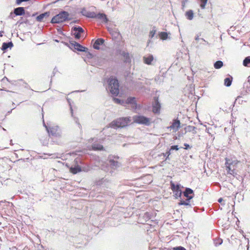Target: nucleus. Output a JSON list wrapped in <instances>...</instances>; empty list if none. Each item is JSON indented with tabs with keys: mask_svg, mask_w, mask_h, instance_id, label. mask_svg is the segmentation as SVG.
Instances as JSON below:
<instances>
[{
	"mask_svg": "<svg viewBox=\"0 0 250 250\" xmlns=\"http://www.w3.org/2000/svg\"><path fill=\"white\" fill-rule=\"evenodd\" d=\"M226 163L225 165L228 174L232 175L233 177H236L238 175L236 171L237 165L239 161L237 160H232L228 158L225 159Z\"/></svg>",
	"mask_w": 250,
	"mask_h": 250,
	"instance_id": "f257e3e1",
	"label": "nucleus"
},
{
	"mask_svg": "<svg viewBox=\"0 0 250 250\" xmlns=\"http://www.w3.org/2000/svg\"><path fill=\"white\" fill-rule=\"evenodd\" d=\"M131 121L130 117L119 118L112 121L110 124V126L115 129L123 128L127 126L130 123Z\"/></svg>",
	"mask_w": 250,
	"mask_h": 250,
	"instance_id": "f03ea898",
	"label": "nucleus"
},
{
	"mask_svg": "<svg viewBox=\"0 0 250 250\" xmlns=\"http://www.w3.org/2000/svg\"><path fill=\"white\" fill-rule=\"evenodd\" d=\"M43 125L45 127L50 137L60 138L61 137V130L58 125L51 124L46 125L44 122Z\"/></svg>",
	"mask_w": 250,
	"mask_h": 250,
	"instance_id": "7ed1b4c3",
	"label": "nucleus"
},
{
	"mask_svg": "<svg viewBox=\"0 0 250 250\" xmlns=\"http://www.w3.org/2000/svg\"><path fill=\"white\" fill-rule=\"evenodd\" d=\"M108 89L113 96H116L119 93V85L118 80L113 77H110L108 80Z\"/></svg>",
	"mask_w": 250,
	"mask_h": 250,
	"instance_id": "20e7f679",
	"label": "nucleus"
},
{
	"mask_svg": "<svg viewBox=\"0 0 250 250\" xmlns=\"http://www.w3.org/2000/svg\"><path fill=\"white\" fill-rule=\"evenodd\" d=\"M69 13L65 11L60 12L58 14L54 16L51 21L52 23H59L68 20Z\"/></svg>",
	"mask_w": 250,
	"mask_h": 250,
	"instance_id": "39448f33",
	"label": "nucleus"
},
{
	"mask_svg": "<svg viewBox=\"0 0 250 250\" xmlns=\"http://www.w3.org/2000/svg\"><path fill=\"white\" fill-rule=\"evenodd\" d=\"M133 122L140 125H144L148 126L150 124V120L148 118L142 115H135L133 117Z\"/></svg>",
	"mask_w": 250,
	"mask_h": 250,
	"instance_id": "423d86ee",
	"label": "nucleus"
},
{
	"mask_svg": "<svg viewBox=\"0 0 250 250\" xmlns=\"http://www.w3.org/2000/svg\"><path fill=\"white\" fill-rule=\"evenodd\" d=\"M170 187L174 193L176 198L180 197L182 194V191L180 189V185L177 184L175 185L172 182H170Z\"/></svg>",
	"mask_w": 250,
	"mask_h": 250,
	"instance_id": "0eeeda50",
	"label": "nucleus"
},
{
	"mask_svg": "<svg viewBox=\"0 0 250 250\" xmlns=\"http://www.w3.org/2000/svg\"><path fill=\"white\" fill-rule=\"evenodd\" d=\"M161 107L158 97H154V103L152 104V111L156 114L159 113Z\"/></svg>",
	"mask_w": 250,
	"mask_h": 250,
	"instance_id": "6e6552de",
	"label": "nucleus"
},
{
	"mask_svg": "<svg viewBox=\"0 0 250 250\" xmlns=\"http://www.w3.org/2000/svg\"><path fill=\"white\" fill-rule=\"evenodd\" d=\"M72 32L75 39H79L81 37V34L84 32V30L82 27L78 26H75L72 28Z\"/></svg>",
	"mask_w": 250,
	"mask_h": 250,
	"instance_id": "1a4fd4ad",
	"label": "nucleus"
},
{
	"mask_svg": "<svg viewBox=\"0 0 250 250\" xmlns=\"http://www.w3.org/2000/svg\"><path fill=\"white\" fill-rule=\"evenodd\" d=\"M180 127V121L178 118H177L173 120L172 125L167 128H169L171 130H173L174 132H176L178 130Z\"/></svg>",
	"mask_w": 250,
	"mask_h": 250,
	"instance_id": "9d476101",
	"label": "nucleus"
},
{
	"mask_svg": "<svg viewBox=\"0 0 250 250\" xmlns=\"http://www.w3.org/2000/svg\"><path fill=\"white\" fill-rule=\"evenodd\" d=\"M70 44L72 47H73L75 50H76L80 52H86L87 50V48L85 47L82 46L79 43L77 42H70Z\"/></svg>",
	"mask_w": 250,
	"mask_h": 250,
	"instance_id": "9b49d317",
	"label": "nucleus"
},
{
	"mask_svg": "<svg viewBox=\"0 0 250 250\" xmlns=\"http://www.w3.org/2000/svg\"><path fill=\"white\" fill-rule=\"evenodd\" d=\"M193 193V191L192 189L189 188H187L183 192L184 196L188 198V201H189L190 200L192 199L193 196L190 194Z\"/></svg>",
	"mask_w": 250,
	"mask_h": 250,
	"instance_id": "f8f14e48",
	"label": "nucleus"
},
{
	"mask_svg": "<svg viewBox=\"0 0 250 250\" xmlns=\"http://www.w3.org/2000/svg\"><path fill=\"white\" fill-rule=\"evenodd\" d=\"M104 39H103L102 38H99L95 41V42L93 45V47L94 49L99 50V49H100V46L103 44L104 43Z\"/></svg>",
	"mask_w": 250,
	"mask_h": 250,
	"instance_id": "ddd939ff",
	"label": "nucleus"
},
{
	"mask_svg": "<svg viewBox=\"0 0 250 250\" xmlns=\"http://www.w3.org/2000/svg\"><path fill=\"white\" fill-rule=\"evenodd\" d=\"M83 15L88 18H95L96 14L94 12H87L85 8H83L81 11Z\"/></svg>",
	"mask_w": 250,
	"mask_h": 250,
	"instance_id": "4468645a",
	"label": "nucleus"
},
{
	"mask_svg": "<svg viewBox=\"0 0 250 250\" xmlns=\"http://www.w3.org/2000/svg\"><path fill=\"white\" fill-rule=\"evenodd\" d=\"M15 16H22L25 14L24 8L23 7H19L14 10Z\"/></svg>",
	"mask_w": 250,
	"mask_h": 250,
	"instance_id": "2eb2a0df",
	"label": "nucleus"
},
{
	"mask_svg": "<svg viewBox=\"0 0 250 250\" xmlns=\"http://www.w3.org/2000/svg\"><path fill=\"white\" fill-rule=\"evenodd\" d=\"M81 171V167L78 164H75L70 168V171L74 174H77Z\"/></svg>",
	"mask_w": 250,
	"mask_h": 250,
	"instance_id": "dca6fc26",
	"label": "nucleus"
},
{
	"mask_svg": "<svg viewBox=\"0 0 250 250\" xmlns=\"http://www.w3.org/2000/svg\"><path fill=\"white\" fill-rule=\"evenodd\" d=\"M154 58L152 55L149 54L148 56L143 57L144 62L148 65L151 64L152 62L153 61Z\"/></svg>",
	"mask_w": 250,
	"mask_h": 250,
	"instance_id": "f3484780",
	"label": "nucleus"
},
{
	"mask_svg": "<svg viewBox=\"0 0 250 250\" xmlns=\"http://www.w3.org/2000/svg\"><path fill=\"white\" fill-rule=\"evenodd\" d=\"M109 165L110 167L108 168V171L109 170V168L115 169L119 167V163L114 160H110L109 161Z\"/></svg>",
	"mask_w": 250,
	"mask_h": 250,
	"instance_id": "a211bd4d",
	"label": "nucleus"
},
{
	"mask_svg": "<svg viewBox=\"0 0 250 250\" xmlns=\"http://www.w3.org/2000/svg\"><path fill=\"white\" fill-rule=\"evenodd\" d=\"M13 46V44L12 42H3L2 44L1 50L5 52L8 48H11Z\"/></svg>",
	"mask_w": 250,
	"mask_h": 250,
	"instance_id": "6ab92c4d",
	"label": "nucleus"
},
{
	"mask_svg": "<svg viewBox=\"0 0 250 250\" xmlns=\"http://www.w3.org/2000/svg\"><path fill=\"white\" fill-rule=\"evenodd\" d=\"M124 59V62L125 63H130L131 62V59L130 57L129 54L128 52H126L125 51L121 55Z\"/></svg>",
	"mask_w": 250,
	"mask_h": 250,
	"instance_id": "aec40b11",
	"label": "nucleus"
},
{
	"mask_svg": "<svg viewBox=\"0 0 250 250\" xmlns=\"http://www.w3.org/2000/svg\"><path fill=\"white\" fill-rule=\"evenodd\" d=\"M97 19L102 20L104 22H107L108 19L106 16L104 14L99 13L96 15V18Z\"/></svg>",
	"mask_w": 250,
	"mask_h": 250,
	"instance_id": "412c9836",
	"label": "nucleus"
},
{
	"mask_svg": "<svg viewBox=\"0 0 250 250\" xmlns=\"http://www.w3.org/2000/svg\"><path fill=\"white\" fill-rule=\"evenodd\" d=\"M49 16V12H46L44 13H42L39 16H38L36 18V20L38 21H42L43 19L45 17H48Z\"/></svg>",
	"mask_w": 250,
	"mask_h": 250,
	"instance_id": "4be33fe9",
	"label": "nucleus"
},
{
	"mask_svg": "<svg viewBox=\"0 0 250 250\" xmlns=\"http://www.w3.org/2000/svg\"><path fill=\"white\" fill-rule=\"evenodd\" d=\"M109 31L112 36L115 38H117L121 36L120 33L117 29H112L110 30Z\"/></svg>",
	"mask_w": 250,
	"mask_h": 250,
	"instance_id": "5701e85b",
	"label": "nucleus"
},
{
	"mask_svg": "<svg viewBox=\"0 0 250 250\" xmlns=\"http://www.w3.org/2000/svg\"><path fill=\"white\" fill-rule=\"evenodd\" d=\"M185 129H186V131L191 132L193 134H195L197 132L196 127L194 126L188 125L185 128Z\"/></svg>",
	"mask_w": 250,
	"mask_h": 250,
	"instance_id": "b1692460",
	"label": "nucleus"
},
{
	"mask_svg": "<svg viewBox=\"0 0 250 250\" xmlns=\"http://www.w3.org/2000/svg\"><path fill=\"white\" fill-rule=\"evenodd\" d=\"M142 218L145 222H147L149 220L151 219L152 215L151 213L146 212L142 216Z\"/></svg>",
	"mask_w": 250,
	"mask_h": 250,
	"instance_id": "393cba45",
	"label": "nucleus"
},
{
	"mask_svg": "<svg viewBox=\"0 0 250 250\" xmlns=\"http://www.w3.org/2000/svg\"><path fill=\"white\" fill-rule=\"evenodd\" d=\"M125 103L127 104H132L136 105V102L135 98L134 97H130L127 98Z\"/></svg>",
	"mask_w": 250,
	"mask_h": 250,
	"instance_id": "a878e982",
	"label": "nucleus"
},
{
	"mask_svg": "<svg viewBox=\"0 0 250 250\" xmlns=\"http://www.w3.org/2000/svg\"><path fill=\"white\" fill-rule=\"evenodd\" d=\"M232 81V78L231 77H227L224 80V84L225 86L229 87L231 84Z\"/></svg>",
	"mask_w": 250,
	"mask_h": 250,
	"instance_id": "bb28decb",
	"label": "nucleus"
},
{
	"mask_svg": "<svg viewBox=\"0 0 250 250\" xmlns=\"http://www.w3.org/2000/svg\"><path fill=\"white\" fill-rule=\"evenodd\" d=\"M92 148L95 150H102L104 149L103 146L99 144H93L92 145Z\"/></svg>",
	"mask_w": 250,
	"mask_h": 250,
	"instance_id": "cd10ccee",
	"label": "nucleus"
},
{
	"mask_svg": "<svg viewBox=\"0 0 250 250\" xmlns=\"http://www.w3.org/2000/svg\"><path fill=\"white\" fill-rule=\"evenodd\" d=\"M186 16L187 18L189 20H191L193 18V12L191 10H189L186 13Z\"/></svg>",
	"mask_w": 250,
	"mask_h": 250,
	"instance_id": "c85d7f7f",
	"label": "nucleus"
},
{
	"mask_svg": "<svg viewBox=\"0 0 250 250\" xmlns=\"http://www.w3.org/2000/svg\"><path fill=\"white\" fill-rule=\"evenodd\" d=\"M243 64L245 66L250 67V56L247 57L244 59Z\"/></svg>",
	"mask_w": 250,
	"mask_h": 250,
	"instance_id": "c756f323",
	"label": "nucleus"
},
{
	"mask_svg": "<svg viewBox=\"0 0 250 250\" xmlns=\"http://www.w3.org/2000/svg\"><path fill=\"white\" fill-rule=\"evenodd\" d=\"M223 66V62L221 61H217L214 63V67L216 69H220Z\"/></svg>",
	"mask_w": 250,
	"mask_h": 250,
	"instance_id": "7c9ffc66",
	"label": "nucleus"
},
{
	"mask_svg": "<svg viewBox=\"0 0 250 250\" xmlns=\"http://www.w3.org/2000/svg\"><path fill=\"white\" fill-rule=\"evenodd\" d=\"M167 34L166 32H161L159 33V36L163 40H165L167 38Z\"/></svg>",
	"mask_w": 250,
	"mask_h": 250,
	"instance_id": "2f4dec72",
	"label": "nucleus"
},
{
	"mask_svg": "<svg viewBox=\"0 0 250 250\" xmlns=\"http://www.w3.org/2000/svg\"><path fill=\"white\" fill-rule=\"evenodd\" d=\"M156 27L155 26H154L152 28V29L149 32V38L150 39H152L154 36L155 34H156Z\"/></svg>",
	"mask_w": 250,
	"mask_h": 250,
	"instance_id": "473e14b6",
	"label": "nucleus"
},
{
	"mask_svg": "<svg viewBox=\"0 0 250 250\" xmlns=\"http://www.w3.org/2000/svg\"><path fill=\"white\" fill-rule=\"evenodd\" d=\"M125 52L122 50V48L120 47H118L116 48V54L117 55H122V54Z\"/></svg>",
	"mask_w": 250,
	"mask_h": 250,
	"instance_id": "72a5a7b5",
	"label": "nucleus"
},
{
	"mask_svg": "<svg viewBox=\"0 0 250 250\" xmlns=\"http://www.w3.org/2000/svg\"><path fill=\"white\" fill-rule=\"evenodd\" d=\"M214 243L215 246H218L222 244L223 240L221 239H215L214 240Z\"/></svg>",
	"mask_w": 250,
	"mask_h": 250,
	"instance_id": "f704fd0d",
	"label": "nucleus"
},
{
	"mask_svg": "<svg viewBox=\"0 0 250 250\" xmlns=\"http://www.w3.org/2000/svg\"><path fill=\"white\" fill-rule=\"evenodd\" d=\"M180 205H185V206H190V205L189 204V201H188V199H187V201L184 200H181L180 202L179 203Z\"/></svg>",
	"mask_w": 250,
	"mask_h": 250,
	"instance_id": "c9c22d12",
	"label": "nucleus"
},
{
	"mask_svg": "<svg viewBox=\"0 0 250 250\" xmlns=\"http://www.w3.org/2000/svg\"><path fill=\"white\" fill-rule=\"evenodd\" d=\"M241 97L239 96L237 97V98L235 99V101L234 102V103L238 102L239 104H242L243 102H246L247 101H243V100H241Z\"/></svg>",
	"mask_w": 250,
	"mask_h": 250,
	"instance_id": "e433bc0d",
	"label": "nucleus"
},
{
	"mask_svg": "<svg viewBox=\"0 0 250 250\" xmlns=\"http://www.w3.org/2000/svg\"><path fill=\"white\" fill-rule=\"evenodd\" d=\"M201 4L200 7L202 9H204L205 8V6L207 3L208 0H200Z\"/></svg>",
	"mask_w": 250,
	"mask_h": 250,
	"instance_id": "4c0bfd02",
	"label": "nucleus"
},
{
	"mask_svg": "<svg viewBox=\"0 0 250 250\" xmlns=\"http://www.w3.org/2000/svg\"><path fill=\"white\" fill-rule=\"evenodd\" d=\"M171 154L170 150L166 152L165 153H162V154L164 156L166 157V160L169 159V156Z\"/></svg>",
	"mask_w": 250,
	"mask_h": 250,
	"instance_id": "58836bf2",
	"label": "nucleus"
},
{
	"mask_svg": "<svg viewBox=\"0 0 250 250\" xmlns=\"http://www.w3.org/2000/svg\"><path fill=\"white\" fill-rule=\"evenodd\" d=\"M66 100L67 101V102L70 106V110H71V115L73 116V109H72V106H71V100L69 98H66Z\"/></svg>",
	"mask_w": 250,
	"mask_h": 250,
	"instance_id": "ea45409f",
	"label": "nucleus"
},
{
	"mask_svg": "<svg viewBox=\"0 0 250 250\" xmlns=\"http://www.w3.org/2000/svg\"><path fill=\"white\" fill-rule=\"evenodd\" d=\"M113 100L115 101L116 103L119 104H123L124 103V102L123 101H121L118 98H113Z\"/></svg>",
	"mask_w": 250,
	"mask_h": 250,
	"instance_id": "a19ab883",
	"label": "nucleus"
},
{
	"mask_svg": "<svg viewBox=\"0 0 250 250\" xmlns=\"http://www.w3.org/2000/svg\"><path fill=\"white\" fill-rule=\"evenodd\" d=\"M179 148L178 147V146L177 145H174V146H172L171 147H170V151L171 150H179Z\"/></svg>",
	"mask_w": 250,
	"mask_h": 250,
	"instance_id": "79ce46f5",
	"label": "nucleus"
},
{
	"mask_svg": "<svg viewBox=\"0 0 250 250\" xmlns=\"http://www.w3.org/2000/svg\"><path fill=\"white\" fill-rule=\"evenodd\" d=\"M174 250H186V249L182 246L176 247L173 248Z\"/></svg>",
	"mask_w": 250,
	"mask_h": 250,
	"instance_id": "37998d69",
	"label": "nucleus"
},
{
	"mask_svg": "<svg viewBox=\"0 0 250 250\" xmlns=\"http://www.w3.org/2000/svg\"><path fill=\"white\" fill-rule=\"evenodd\" d=\"M201 41L203 42V43L201 42L200 43H203L204 45L208 44V42L205 41L204 39L201 38Z\"/></svg>",
	"mask_w": 250,
	"mask_h": 250,
	"instance_id": "c03bdc74",
	"label": "nucleus"
},
{
	"mask_svg": "<svg viewBox=\"0 0 250 250\" xmlns=\"http://www.w3.org/2000/svg\"><path fill=\"white\" fill-rule=\"evenodd\" d=\"M74 120H75V122L78 124V126H79V127L80 128H81L82 127V126H81V124H80L79 123V122H78V118H75L74 119Z\"/></svg>",
	"mask_w": 250,
	"mask_h": 250,
	"instance_id": "a18cd8bd",
	"label": "nucleus"
},
{
	"mask_svg": "<svg viewBox=\"0 0 250 250\" xmlns=\"http://www.w3.org/2000/svg\"><path fill=\"white\" fill-rule=\"evenodd\" d=\"M184 146H185V149H188L189 148H191V146H189V145L188 144L185 143Z\"/></svg>",
	"mask_w": 250,
	"mask_h": 250,
	"instance_id": "49530a36",
	"label": "nucleus"
},
{
	"mask_svg": "<svg viewBox=\"0 0 250 250\" xmlns=\"http://www.w3.org/2000/svg\"><path fill=\"white\" fill-rule=\"evenodd\" d=\"M223 201V199L222 198H220L218 200V202L220 203H221L222 205H225V203H222V202Z\"/></svg>",
	"mask_w": 250,
	"mask_h": 250,
	"instance_id": "de8ad7c7",
	"label": "nucleus"
},
{
	"mask_svg": "<svg viewBox=\"0 0 250 250\" xmlns=\"http://www.w3.org/2000/svg\"><path fill=\"white\" fill-rule=\"evenodd\" d=\"M14 12H11L9 16V18H12V19H13L14 18V17L15 16H14Z\"/></svg>",
	"mask_w": 250,
	"mask_h": 250,
	"instance_id": "09e8293b",
	"label": "nucleus"
},
{
	"mask_svg": "<svg viewBox=\"0 0 250 250\" xmlns=\"http://www.w3.org/2000/svg\"><path fill=\"white\" fill-rule=\"evenodd\" d=\"M100 61H101L100 62H98V63H97V64H98V65L99 66H101L102 65V64H101V63L102 62H105V60H101Z\"/></svg>",
	"mask_w": 250,
	"mask_h": 250,
	"instance_id": "8fccbe9b",
	"label": "nucleus"
},
{
	"mask_svg": "<svg viewBox=\"0 0 250 250\" xmlns=\"http://www.w3.org/2000/svg\"><path fill=\"white\" fill-rule=\"evenodd\" d=\"M211 129V128H206V132L208 133V134H210L211 133L210 132V130Z\"/></svg>",
	"mask_w": 250,
	"mask_h": 250,
	"instance_id": "3c124183",
	"label": "nucleus"
},
{
	"mask_svg": "<svg viewBox=\"0 0 250 250\" xmlns=\"http://www.w3.org/2000/svg\"><path fill=\"white\" fill-rule=\"evenodd\" d=\"M195 40L197 41H201V39L199 38V36H197L195 37Z\"/></svg>",
	"mask_w": 250,
	"mask_h": 250,
	"instance_id": "603ef678",
	"label": "nucleus"
},
{
	"mask_svg": "<svg viewBox=\"0 0 250 250\" xmlns=\"http://www.w3.org/2000/svg\"><path fill=\"white\" fill-rule=\"evenodd\" d=\"M15 107H13V108L12 109H11L10 111H9L7 112V113H8V114H10V113H11V112H12V110H13V109H15Z\"/></svg>",
	"mask_w": 250,
	"mask_h": 250,
	"instance_id": "864d4df0",
	"label": "nucleus"
},
{
	"mask_svg": "<svg viewBox=\"0 0 250 250\" xmlns=\"http://www.w3.org/2000/svg\"><path fill=\"white\" fill-rule=\"evenodd\" d=\"M109 173H111V174L112 175V172H113V170L111 169L109 171Z\"/></svg>",
	"mask_w": 250,
	"mask_h": 250,
	"instance_id": "5fc2aeb1",
	"label": "nucleus"
},
{
	"mask_svg": "<svg viewBox=\"0 0 250 250\" xmlns=\"http://www.w3.org/2000/svg\"><path fill=\"white\" fill-rule=\"evenodd\" d=\"M244 121L246 123H247V124H248V121L246 119H245Z\"/></svg>",
	"mask_w": 250,
	"mask_h": 250,
	"instance_id": "6e6d98bb",
	"label": "nucleus"
},
{
	"mask_svg": "<svg viewBox=\"0 0 250 250\" xmlns=\"http://www.w3.org/2000/svg\"><path fill=\"white\" fill-rule=\"evenodd\" d=\"M10 144H11V145H13V144H12V140H10Z\"/></svg>",
	"mask_w": 250,
	"mask_h": 250,
	"instance_id": "4d7b16f0",
	"label": "nucleus"
},
{
	"mask_svg": "<svg viewBox=\"0 0 250 250\" xmlns=\"http://www.w3.org/2000/svg\"><path fill=\"white\" fill-rule=\"evenodd\" d=\"M0 90H5L6 91V90H4V89H0ZM6 91H9V90H6Z\"/></svg>",
	"mask_w": 250,
	"mask_h": 250,
	"instance_id": "13d9d810",
	"label": "nucleus"
},
{
	"mask_svg": "<svg viewBox=\"0 0 250 250\" xmlns=\"http://www.w3.org/2000/svg\"><path fill=\"white\" fill-rule=\"evenodd\" d=\"M2 35L1 34V32H0V37H2Z\"/></svg>",
	"mask_w": 250,
	"mask_h": 250,
	"instance_id": "bf43d9fd",
	"label": "nucleus"
},
{
	"mask_svg": "<svg viewBox=\"0 0 250 250\" xmlns=\"http://www.w3.org/2000/svg\"><path fill=\"white\" fill-rule=\"evenodd\" d=\"M55 41H56V42H59V41H58L57 40H55Z\"/></svg>",
	"mask_w": 250,
	"mask_h": 250,
	"instance_id": "052dcab7",
	"label": "nucleus"
},
{
	"mask_svg": "<svg viewBox=\"0 0 250 250\" xmlns=\"http://www.w3.org/2000/svg\"><path fill=\"white\" fill-rule=\"evenodd\" d=\"M5 78L7 81H8V78H7L6 77H5Z\"/></svg>",
	"mask_w": 250,
	"mask_h": 250,
	"instance_id": "680f3d73",
	"label": "nucleus"
},
{
	"mask_svg": "<svg viewBox=\"0 0 250 250\" xmlns=\"http://www.w3.org/2000/svg\"><path fill=\"white\" fill-rule=\"evenodd\" d=\"M75 92H79V91H75Z\"/></svg>",
	"mask_w": 250,
	"mask_h": 250,
	"instance_id": "e2e57ef3",
	"label": "nucleus"
},
{
	"mask_svg": "<svg viewBox=\"0 0 250 250\" xmlns=\"http://www.w3.org/2000/svg\"><path fill=\"white\" fill-rule=\"evenodd\" d=\"M186 1H187V0H185V2H186Z\"/></svg>",
	"mask_w": 250,
	"mask_h": 250,
	"instance_id": "0e129e2a",
	"label": "nucleus"
},
{
	"mask_svg": "<svg viewBox=\"0 0 250 250\" xmlns=\"http://www.w3.org/2000/svg\"><path fill=\"white\" fill-rule=\"evenodd\" d=\"M186 1H187V0H185V2H186Z\"/></svg>",
	"mask_w": 250,
	"mask_h": 250,
	"instance_id": "69168bd1",
	"label": "nucleus"
}]
</instances>
